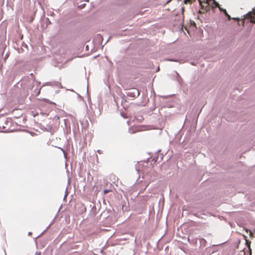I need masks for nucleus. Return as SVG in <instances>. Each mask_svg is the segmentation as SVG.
<instances>
[{
  "label": "nucleus",
  "instance_id": "1",
  "mask_svg": "<svg viewBox=\"0 0 255 255\" xmlns=\"http://www.w3.org/2000/svg\"><path fill=\"white\" fill-rule=\"evenodd\" d=\"M140 93L139 91L136 89H133L131 91H129L127 95L129 97H136L139 96Z\"/></svg>",
  "mask_w": 255,
  "mask_h": 255
},
{
  "label": "nucleus",
  "instance_id": "2",
  "mask_svg": "<svg viewBox=\"0 0 255 255\" xmlns=\"http://www.w3.org/2000/svg\"><path fill=\"white\" fill-rule=\"evenodd\" d=\"M246 18L250 19L251 22L255 23V12L251 11L246 14Z\"/></svg>",
  "mask_w": 255,
  "mask_h": 255
},
{
  "label": "nucleus",
  "instance_id": "3",
  "mask_svg": "<svg viewBox=\"0 0 255 255\" xmlns=\"http://www.w3.org/2000/svg\"><path fill=\"white\" fill-rule=\"evenodd\" d=\"M219 9L221 11H223L225 15L228 17L229 20L231 19L230 15L228 13L227 10L225 9L222 8L221 6L219 7Z\"/></svg>",
  "mask_w": 255,
  "mask_h": 255
},
{
  "label": "nucleus",
  "instance_id": "4",
  "mask_svg": "<svg viewBox=\"0 0 255 255\" xmlns=\"http://www.w3.org/2000/svg\"><path fill=\"white\" fill-rule=\"evenodd\" d=\"M212 4L215 7H218L219 8L220 6L218 2H217L215 0H213Z\"/></svg>",
  "mask_w": 255,
  "mask_h": 255
},
{
  "label": "nucleus",
  "instance_id": "5",
  "mask_svg": "<svg viewBox=\"0 0 255 255\" xmlns=\"http://www.w3.org/2000/svg\"><path fill=\"white\" fill-rule=\"evenodd\" d=\"M195 0H184V3L185 4L192 3Z\"/></svg>",
  "mask_w": 255,
  "mask_h": 255
},
{
  "label": "nucleus",
  "instance_id": "6",
  "mask_svg": "<svg viewBox=\"0 0 255 255\" xmlns=\"http://www.w3.org/2000/svg\"><path fill=\"white\" fill-rule=\"evenodd\" d=\"M111 191V190L105 189L104 190V194H107Z\"/></svg>",
  "mask_w": 255,
  "mask_h": 255
},
{
  "label": "nucleus",
  "instance_id": "7",
  "mask_svg": "<svg viewBox=\"0 0 255 255\" xmlns=\"http://www.w3.org/2000/svg\"><path fill=\"white\" fill-rule=\"evenodd\" d=\"M249 250L250 253V255H251V249L250 245V244H249Z\"/></svg>",
  "mask_w": 255,
  "mask_h": 255
},
{
  "label": "nucleus",
  "instance_id": "8",
  "mask_svg": "<svg viewBox=\"0 0 255 255\" xmlns=\"http://www.w3.org/2000/svg\"><path fill=\"white\" fill-rule=\"evenodd\" d=\"M207 0V2L208 3H209V2H210V1H213V0Z\"/></svg>",
  "mask_w": 255,
  "mask_h": 255
},
{
  "label": "nucleus",
  "instance_id": "9",
  "mask_svg": "<svg viewBox=\"0 0 255 255\" xmlns=\"http://www.w3.org/2000/svg\"><path fill=\"white\" fill-rule=\"evenodd\" d=\"M35 255H41L40 253L36 252Z\"/></svg>",
  "mask_w": 255,
  "mask_h": 255
}]
</instances>
